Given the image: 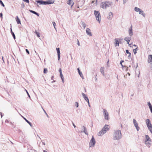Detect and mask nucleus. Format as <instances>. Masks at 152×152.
<instances>
[{
  "mask_svg": "<svg viewBox=\"0 0 152 152\" xmlns=\"http://www.w3.org/2000/svg\"><path fill=\"white\" fill-rule=\"evenodd\" d=\"M60 75L61 78L62 80V82L63 83H64V77L63 76V75L62 73H61V74H60Z\"/></svg>",
  "mask_w": 152,
  "mask_h": 152,
  "instance_id": "obj_29",
  "label": "nucleus"
},
{
  "mask_svg": "<svg viewBox=\"0 0 152 152\" xmlns=\"http://www.w3.org/2000/svg\"><path fill=\"white\" fill-rule=\"evenodd\" d=\"M22 0L26 3H29V0Z\"/></svg>",
  "mask_w": 152,
  "mask_h": 152,
  "instance_id": "obj_43",
  "label": "nucleus"
},
{
  "mask_svg": "<svg viewBox=\"0 0 152 152\" xmlns=\"http://www.w3.org/2000/svg\"><path fill=\"white\" fill-rule=\"evenodd\" d=\"M82 130L81 131V132H84L87 135H88V133L87 131L86 128V127L84 126L82 127Z\"/></svg>",
  "mask_w": 152,
  "mask_h": 152,
  "instance_id": "obj_10",
  "label": "nucleus"
},
{
  "mask_svg": "<svg viewBox=\"0 0 152 152\" xmlns=\"http://www.w3.org/2000/svg\"><path fill=\"white\" fill-rule=\"evenodd\" d=\"M104 67H101L100 69L101 72L104 76L105 75L104 72Z\"/></svg>",
  "mask_w": 152,
  "mask_h": 152,
  "instance_id": "obj_19",
  "label": "nucleus"
},
{
  "mask_svg": "<svg viewBox=\"0 0 152 152\" xmlns=\"http://www.w3.org/2000/svg\"><path fill=\"white\" fill-rule=\"evenodd\" d=\"M37 137H39L40 139V137H39V136L38 135H37Z\"/></svg>",
  "mask_w": 152,
  "mask_h": 152,
  "instance_id": "obj_61",
  "label": "nucleus"
},
{
  "mask_svg": "<svg viewBox=\"0 0 152 152\" xmlns=\"http://www.w3.org/2000/svg\"><path fill=\"white\" fill-rule=\"evenodd\" d=\"M133 52L134 53V54L135 55L136 54V53H137V51L135 50H134V49L133 50Z\"/></svg>",
  "mask_w": 152,
  "mask_h": 152,
  "instance_id": "obj_46",
  "label": "nucleus"
},
{
  "mask_svg": "<svg viewBox=\"0 0 152 152\" xmlns=\"http://www.w3.org/2000/svg\"><path fill=\"white\" fill-rule=\"evenodd\" d=\"M25 121L30 125L31 127H32V125L30 122L28 121L27 119L25 118H24Z\"/></svg>",
  "mask_w": 152,
  "mask_h": 152,
  "instance_id": "obj_28",
  "label": "nucleus"
},
{
  "mask_svg": "<svg viewBox=\"0 0 152 152\" xmlns=\"http://www.w3.org/2000/svg\"><path fill=\"white\" fill-rule=\"evenodd\" d=\"M77 70L78 72L79 73V74L80 75V76L82 77V79H84V77H83V75L82 72H81L80 71V70L79 68H77Z\"/></svg>",
  "mask_w": 152,
  "mask_h": 152,
  "instance_id": "obj_20",
  "label": "nucleus"
},
{
  "mask_svg": "<svg viewBox=\"0 0 152 152\" xmlns=\"http://www.w3.org/2000/svg\"><path fill=\"white\" fill-rule=\"evenodd\" d=\"M145 141H149L150 142H151V138L148 135H145Z\"/></svg>",
  "mask_w": 152,
  "mask_h": 152,
  "instance_id": "obj_17",
  "label": "nucleus"
},
{
  "mask_svg": "<svg viewBox=\"0 0 152 152\" xmlns=\"http://www.w3.org/2000/svg\"><path fill=\"white\" fill-rule=\"evenodd\" d=\"M29 11L31 12V13H32L34 14H35L36 15H37V16H39V14L38 13L32 10H29Z\"/></svg>",
  "mask_w": 152,
  "mask_h": 152,
  "instance_id": "obj_25",
  "label": "nucleus"
},
{
  "mask_svg": "<svg viewBox=\"0 0 152 152\" xmlns=\"http://www.w3.org/2000/svg\"><path fill=\"white\" fill-rule=\"evenodd\" d=\"M71 0H69L67 2V4L69 5H71Z\"/></svg>",
  "mask_w": 152,
  "mask_h": 152,
  "instance_id": "obj_38",
  "label": "nucleus"
},
{
  "mask_svg": "<svg viewBox=\"0 0 152 152\" xmlns=\"http://www.w3.org/2000/svg\"><path fill=\"white\" fill-rule=\"evenodd\" d=\"M151 55H148V63H152V57Z\"/></svg>",
  "mask_w": 152,
  "mask_h": 152,
  "instance_id": "obj_18",
  "label": "nucleus"
},
{
  "mask_svg": "<svg viewBox=\"0 0 152 152\" xmlns=\"http://www.w3.org/2000/svg\"><path fill=\"white\" fill-rule=\"evenodd\" d=\"M134 10L136 12H139L140 14L142 15L144 17H145V14L144 13V11L140 9L137 7H135Z\"/></svg>",
  "mask_w": 152,
  "mask_h": 152,
  "instance_id": "obj_6",
  "label": "nucleus"
},
{
  "mask_svg": "<svg viewBox=\"0 0 152 152\" xmlns=\"http://www.w3.org/2000/svg\"><path fill=\"white\" fill-rule=\"evenodd\" d=\"M86 32L87 34L89 36H92V34L91 32L90 29L88 28H87L86 29Z\"/></svg>",
  "mask_w": 152,
  "mask_h": 152,
  "instance_id": "obj_13",
  "label": "nucleus"
},
{
  "mask_svg": "<svg viewBox=\"0 0 152 152\" xmlns=\"http://www.w3.org/2000/svg\"><path fill=\"white\" fill-rule=\"evenodd\" d=\"M131 38L129 37H126L124 38V40L126 41L128 40H131Z\"/></svg>",
  "mask_w": 152,
  "mask_h": 152,
  "instance_id": "obj_32",
  "label": "nucleus"
},
{
  "mask_svg": "<svg viewBox=\"0 0 152 152\" xmlns=\"http://www.w3.org/2000/svg\"><path fill=\"white\" fill-rule=\"evenodd\" d=\"M43 152H48L47 151H45V150H44Z\"/></svg>",
  "mask_w": 152,
  "mask_h": 152,
  "instance_id": "obj_64",
  "label": "nucleus"
},
{
  "mask_svg": "<svg viewBox=\"0 0 152 152\" xmlns=\"http://www.w3.org/2000/svg\"><path fill=\"white\" fill-rule=\"evenodd\" d=\"M130 40H128L127 41H126L127 43L128 44H129V42H130Z\"/></svg>",
  "mask_w": 152,
  "mask_h": 152,
  "instance_id": "obj_51",
  "label": "nucleus"
},
{
  "mask_svg": "<svg viewBox=\"0 0 152 152\" xmlns=\"http://www.w3.org/2000/svg\"><path fill=\"white\" fill-rule=\"evenodd\" d=\"M118 39V40L119 41V42H121V41H122L123 40V38H119V39Z\"/></svg>",
  "mask_w": 152,
  "mask_h": 152,
  "instance_id": "obj_44",
  "label": "nucleus"
},
{
  "mask_svg": "<svg viewBox=\"0 0 152 152\" xmlns=\"http://www.w3.org/2000/svg\"><path fill=\"white\" fill-rule=\"evenodd\" d=\"M10 29H11V33L14 38V39H15V34L14 33V32H13L12 31V28H11H11H10Z\"/></svg>",
  "mask_w": 152,
  "mask_h": 152,
  "instance_id": "obj_30",
  "label": "nucleus"
},
{
  "mask_svg": "<svg viewBox=\"0 0 152 152\" xmlns=\"http://www.w3.org/2000/svg\"><path fill=\"white\" fill-rule=\"evenodd\" d=\"M56 50L57 51V53L58 54V60H59L60 59V49L59 48H57Z\"/></svg>",
  "mask_w": 152,
  "mask_h": 152,
  "instance_id": "obj_16",
  "label": "nucleus"
},
{
  "mask_svg": "<svg viewBox=\"0 0 152 152\" xmlns=\"http://www.w3.org/2000/svg\"><path fill=\"white\" fill-rule=\"evenodd\" d=\"M104 116L105 119L107 120H109V114L107 110L104 109L103 110Z\"/></svg>",
  "mask_w": 152,
  "mask_h": 152,
  "instance_id": "obj_7",
  "label": "nucleus"
},
{
  "mask_svg": "<svg viewBox=\"0 0 152 152\" xmlns=\"http://www.w3.org/2000/svg\"><path fill=\"white\" fill-rule=\"evenodd\" d=\"M132 43H131V44H129V47H131V45H132Z\"/></svg>",
  "mask_w": 152,
  "mask_h": 152,
  "instance_id": "obj_58",
  "label": "nucleus"
},
{
  "mask_svg": "<svg viewBox=\"0 0 152 152\" xmlns=\"http://www.w3.org/2000/svg\"><path fill=\"white\" fill-rule=\"evenodd\" d=\"M133 123L135 127H136L137 131H138L140 129V128L138 126V124L137 122L135 119H134L133 120Z\"/></svg>",
  "mask_w": 152,
  "mask_h": 152,
  "instance_id": "obj_8",
  "label": "nucleus"
},
{
  "mask_svg": "<svg viewBox=\"0 0 152 152\" xmlns=\"http://www.w3.org/2000/svg\"><path fill=\"white\" fill-rule=\"evenodd\" d=\"M101 7L103 9H106V8L107 7L105 2L102 3Z\"/></svg>",
  "mask_w": 152,
  "mask_h": 152,
  "instance_id": "obj_15",
  "label": "nucleus"
},
{
  "mask_svg": "<svg viewBox=\"0 0 152 152\" xmlns=\"http://www.w3.org/2000/svg\"><path fill=\"white\" fill-rule=\"evenodd\" d=\"M150 142L149 141H145V142L146 145L147 146H148L149 147L150 145H151V144L150 143Z\"/></svg>",
  "mask_w": 152,
  "mask_h": 152,
  "instance_id": "obj_27",
  "label": "nucleus"
},
{
  "mask_svg": "<svg viewBox=\"0 0 152 152\" xmlns=\"http://www.w3.org/2000/svg\"><path fill=\"white\" fill-rule=\"evenodd\" d=\"M120 110L119 109L118 110V114H119L120 113Z\"/></svg>",
  "mask_w": 152,
  "mask_h": 152,
  "instance_id": "obj_62",
  "label": "nucleus"
},
{
  "mask_svg": "<svg viewBox=\"0 0 152 152\" xmlns=\"http://www.w3.org/2000/svg\"><path fill=\"white\" fill-rule=\"evenodd\" d=\"M53 25L54 26V28H55V29H56V28L55 27V26H56V23L54 22H53Z\"/></svg>",
  "mask_w": 152,
  "mask_h": 152,
  "instance_id": "obj_40",
  "label": "nucleus"
},
{
  "mask_svg": "<svg viewBox=\"0 0 152 152\" xmlns=\"http://www.w3.org/2000/svg\"><path fill=\"white\" fill-rule=\"evenodd\" d=\"M26 51L27 53L28 54H29V51L27 49H26Z\"/></svg>",
  "mask_w": 152,
  "mask_h": 152,
  "instance_id": "obj_45",
  "label": "nucleus"
},
{
  "mask_svg": "<svg viewBox=\"0 0 152 152\" xmlns=\"http://www.w3.org/2000/svg\"><path fill=\"white\" fill-rule=\"evenodd\" d=\"M82 95L84 99L88 103H89V100L88 97L83 92L82 93Z\"/></svg>",
  "mask_w": 152,
  "mask_h": 152,
  "instance_id": "obj_9",
  "label": "nucleus"
},
{
  "mask_svg": "<svg viewBox=\"0 0 152 152\" xmlns=\"http://www.w3.org/2000/svg\"><path fill=\"white\" fill-rule=\"evenodd\" d=\"M133 46L135 47L136 48V47H137V45H135V44L133 45Z\"/></svg>",
  "mask_w": 152,
  "mask_h": 152,
  "instance_id": "obj_57",
  "label": "nucleus"
},
{
  "mask_svg": "<svg viewBox=\"0 0 152 152\" xmlns=\"http://www.w3.org/2000/svg\"><path fill=\"white\" fill-rule=\"evenodd\" d=\"M0 17L2 18H3V14H2V13H0Z\"/></svg>",
  "mask_w": 152,
  "mask_h": 152,
  "instance_id": "obj_49",
  "label": "nucleus"
},
{
  "mask_svg": "<svg viewBox=\"0 0 152 152\" xmlns=\"http://www.w3.org/2000/svg\"><path fill=\"white\" fill-rule=\"evenodd\" d=\"M129 33L130 36H132L133 35V32L132 31V26H131L129 30Z\"/></svg>",
  "mask_w": 152,
  "mask_h": 152,
  "instance_id": "obj_14",
  "label": "nucleus"
},
{
  "mask_svg": "<svg viewBox=\"0 0 152 152\" xmlns=\"http://www.w3.org/2000/svg\"><path fill=\"white\" fill-rule=\"evenodd\" d=\"M108 125H105L102 130L98 133V136H101L108 131L109 130V129L108 128Z\"/></svg>",
  "mask_w": 152,
  "mask_h": 152,
  "instance_id": "obj_2",
  "label": "nucleus"
},
{
  "mask_svg": "<svg viewBox=\"0 0 152 152\" xmlns=\"http://www.w3.org/2000/svg\"><path fill=\"white\" fill-rule=\"evenodd\" d=\"M124 0V4H125L126 1L127 0Z\"/></svg>",
  "mask_w": 152,
  "mask_h": 152,
  "instance_id": "obj_54",
  "label": "nucleus"
},
{
  "mask_svg": "<svg viewBox=\"0 0 152 152\" xmlns=\"http://www.w3.org/2000/svg\"><path fill=\"white\" fill-rule=\"evenodd\" d=\"M148 105L150 109L152 108V106L150 102H148Z\"/></svg>",
  "mask_w": 152,
  "mask_h": 152,
  "instance_id": "obj_33",
  "label": "nucleus"
},
{
  "mask_svg": "<svg viewBox=\"0 0 152 152\" xmlns=\"http://www.w3.org/2000/svg\"><path fill=\"white\" fill-rule=\"evenodd\" d=\"M145 122L148 130L150 132L152 133V125L151 123L150 120L148 119H147L145 121Z\"/></svg>",
  "mask_w": 152,
  "mask_h": 152,
  "instance_id": "obj_3",
  "label": "nucleus"
},
{
  "mask_svg": "<svg viewBox=\"0 0 152 152\" xmlns=\"http://www.w3.org/2000/svg\"><path fill=\"white\" fill-rule=\"evenodd\" d=\"M73 125V126L75 128L76 127V126L75 125V124L73 123H72Z\"/></svg>",
  "mask_w": 152,
  "mask_h": 152,
  "instance_id": "obj_52",
  "label": "nucleus"
},
{
  "mask_svg": "<svg viewBox=\"0 0 152 152\" xmlns=\"http://www.w3.org/2000/svg\"><path fill=\"white\" fill-rule=\"evenodd\" d=\"M124 62V61H123V60H122L120 62V64H121V66H122V68H123L124 66V65H123V64H122V62Z\"/></svg>",
  "mask_w": 152,
  "mask_h": 152,
  "instance_id": "obj_37",
  "label": "nucleus"
},
{
  "mask_svg": "<svg viewBox=\"0 0 152 152\" xmlns=\"http://www.w3.org/2000/svg\"><path fill=\"white\" fill-rule=\"evenodd\" d=\"M25 91H26V92L27 94V95H28V96L29 98H31V97H30V95H29V94L28 93V92L27 91V90H26V89H25Z\"/></svg>",
  "mask_w": 152,
  "mask_h": 152,
  "instance_id": "obj_41",
  "label": "nucleus"
},
{
  "mask_svg": "<svg viewBox=\"0 0 152 152\" xmlns=\"http://www.w3.org/2000/svg\"><path fill=\"white\" fill-rule=\"evenodd\" d=\"M126 53H129V55L128 56V57L130 58L131 57V53H130L129 50H126Z\"/></svg>",
  "mask_w": 152,
  "mask_h": 152,
  "instance_id": "obj_31",
  "label": "nucleus"
},
{
  "mask_svg": "<svg viewBox=\"0 0 152 152\" xmlns=\"http://www.w3.org/2000/svg\"><path fill=\"white\" fill-rule=\"evenodd\" d=\"M77 45L79 46H80V42H79V41L78 39H77Z\"/></svg>",
  "mask_w": 152,
  "mask_h": 152,
  "instance_id": "obj_39",
  "label": "nucleus"
},
{
  "mask_svg": "<svg viewBox=\"0 0 152 152\" xmlns=\"http://www.w3.org/2000/svg\"><path fill=\"white\" fill-rule=\"evenodd\" d=\"M150 111L151 113H152V108L150 109Z\"/></svg>",
  "mask_w": 152,
  "mask_h": 152,
  "instance_id": "obj_59",
  "label": "nucleus"
},
{
  "mask_svg": "<svg viewBox=\"0 0 152 152\" xmlns=\"http://www.w3.org/2000/svg\"><path fill=\"white\" fill-rule=\"evenodd\" d=\"M34 152H37V151L35 150H34Z\"/></svg>",
  "mask_w": 152,
  "mask_h": 152,
  "instance_id": "obj_63",
  "label": "nucleus"
},
{
  "mask_svg": "<svg viewBox=\"0 0 152 152\" xmlns=\"http://www.w3.org/2000/svg\"><path fill=\"white\" fill-rule=\"evenodd\" d=\"M35 33L37 34L38 37L39 38L40 37V34L39 33L37 32L36 30L35 31Z\"/></svg>",
  "mask_w": 152,
  "mask_h": 152,
  "instance_id": "obj_34",
  "label": "nucleus"
},
{
  "mask_svg": "<svg viewBox=\"0 0 152 152\" xmlns=\"http://www.w3.org/2000/svg\"><path fill=\"white\" fill-rule=\"evenodd\" d=\"M80 23L82 25V26L83 27L84 29H85L86 27V23L84 22L83 21H81L80 22Z\"/></svg>",
  "mask_w": 152,
  "mask_h": 152,
  "instance_id": "obj_26",
  "label": "nucleus"
},
{
  "mask_svg": "<svg viewBox=\"0 0 152 152\" xmlns=\"http://www.w3.org/2000/svg\"><path fill=\"white\" fill-rule=\"evenodd\" d=\"M48 70L46 68H44L43 72L44 73H46L47 72Z\"/></svg>",
  "mask_w": 152,
  "mask_h": 152,
  "instance_id": "obj_36",
  "label": "nucleus"
},
{
  "mask_svg": "<svg viewBox=\"0 0 152 152\" xmlns=\"http://www.w3.org/2000/svg\"><path fill=\"white\" fill-rule=\"evenodd\" d=\"M54 1L52 0H48L46 1L47 4H53Z\"/></svg>",
  "mask_w": 152,
  "mask_h": 152,
  "instance_id": "obj_22",
  "label": "nucleus"
},
{
  "mask_svg": "<svg viewBox=\"0 0 152 152\" xmlns=\"http://www.w3.org/2000/svg\"><path fill=\"white\" fill-rule=\"evenodd\" d=\"M96 143V141L93 136H92L89 143V147H93L94 146Z\"/></svg>",
  "mask_w": 152,
  "mask_h": 152,
  "instance_id": "obj_5",
  "label": "nucleus"
},
{
  "mask_svg": "<svg viewBox=\"0 0 152 152\" xmlns=\"http://www.w3.org/2000/svg\"><path fill=\"white\" fill-rule=\"evenodd\" d=\"M105 2L107 7H110L112 4V2L110 1H106Z\"/></svg>",
  "mask_w": 152,
  "mask_h": 152,
  "instance_id": "obj_23",
  "label": "nucleus"
},
{
  "mask_svg": "<svg viewBox=\"0 0 152 152\" xmlns=\"http://www.w3.org/2000/svg\"><path fill=\"white\" fill-rule=\"evenodd\" d=\"M115 46H119V43H120L119 41L117 39H115Z\"/></svg>",
  "mask_w": 152,
  "mask_h": 152,
  "instance_id": "obj_21",
  "label": "nucleus"
},
{
  "mask_svg": "<svg viewBox=\"0 0 152 152\" xmlns=\"http://www.w3.org/2000/svg\"><path fill=\"white\" fill-rule=\"evenodd\" d=\"M122 137V134L121 130H114L113 134V139L114 140H119Z\"/></svg>",
  "mask_w": 152,
  "mask_h": 152,
  "instance_id": "obj_1",
  "label": "nucleus"
},
{
  "mask_svg": "<svg viewBox=\"0 0 152 152\" xmlns=\"http://www.w3.org/2000/svg\"><path fill=\"white\" fill-rule=\"evenodd\" d=\"M15 19H16V21L17 22V23L18 24H21L20 21L18 16H16V17L15 18Z\"/></svg>",
  "mask_w": 152,
  "mask_h": 152,
  "instance_id": "obj_24",
  "label": "nucleus"
},
{
  "mask_svg": "<svg viewBox=\"0 0 152 152\" xmlns=\"http://www.w3.org/2000/svg\"><path fill=\"white\" fill-rule=\"evenodd\" d=\"M113 16V13L112 12H110L109 13L108 16H107V19L109 20H111L112 19Z\"/></svg>",
  "mask_w": 152,
  "mask_h": 152,
  "instance_id": "obj_12",
  "label": "nucleus"
},
{
  "mask_svg": "<svg viewBox=\"0 0 152 152\" xmlns=\"http://www.w3.org/2000/svg\"><path fill=\"white\" fill-rule=\"evenodd\" d=\"M0 4H1L3 6V7H4V5L2 2V1L1 0H0Z\"/></svg>",
  "mask_w": 152,
  "mask_h": 152,
  "instance_id": "obj_35",
  "label": "nucleus"
},
{
  "mask_svg": "<svg viewBox=\"0 0 152 152\" xmlns=\"http://www.w3.org/2000/svg\"><path fill=\"white\" fill-rule=\"evenodd\" d=\"M127 77V75H125L124 76V78H126Z\"/></svg>",
  "mask_w": 152,
  "mask_h": 152,
  "instance_id": "obj_53",
  "label": "nucleus"
},
{
  "mask_svg": "<svg viewBox=\"0 0 152 152\" xmlns=\"http://www.w3.org/2000/svg\"><path fill=\"white\" fill-rule=\"evenodd\" d=\"M37 3H39L40 4H47L46 1H44L42 0H38L37 1Z\"/></svg>",
  "mask_w": 152,
  "mask_h": 152,
  "instance_id": "obj_11",
  "label": "nucleus"
},
{
  "mask_svg": "<svg viewBox=\"0 0 152 152\" xmlns=\"http://www.w3.org/2000/svg\"><path fill=\"white\" fill-rule=\"evenodd\" d=\"M43 109V110L44 112V113H45L47 115V116L48 117V115L47 114V113L46 112V111H45V110L42 108Z\"/></svg>",
  "mask_w": 152,
  "mask_h": 152,
  "instance_id": "obj_47",
  "label": "nucleus"
},
{
  "mask_svg": "<svg viewBox=\"0 0 152 152\" xmlns=\"http://www.w3.org/2000/svg\"><path fill=\"white\" fill-rule=\"evenodd\" d=\"M94 14L96 18V20L100 23L101 20L100 14L98 11H94Z\"/></svg>",
  "mask_w": 152,
  "mask_h": 152,
  "instance_id": "obj_4",
  "label": "nucleus"
},
{
  "mask_svg": "<svg viewBox=\"0 0 152 152\" xmlns=\"http://www.w3.org/2000/svg\"><path fill=\"white\" fill-rule=\"evenodd\" d=\"M59 72L60 74H61V73H62L61 70V68H60V69H59Z\"/></svg>",
  "mask_w": 152,
  "mask_h": 152,
  "instance_id": "obj_48",
  "label": "nucleus"
},
{
  "mask_svg": "<svg viewBox=\"0 0 152 152\" xmlns=\"http://www.w3.org/2000/svg\"><path fill=\"white\" fill-rule=\"evenodd\" d=\"M150 65H151V69H152V63H151L150 64Z\"/></svg>",
  "mask_w": 152,
  "mask_h": 152,
  "instance_id": "obj_55",
  "label": "nucleus"
},
{
  "mask_svg": "<svg viewBox=\"0 0 152 152\" xmlns=\"http://www.w3.org/2000/svg\"><path fill=\"white\" fill-rule=\"evenodd\" d=\"M127 74H128V75H129V76H130V74L129 73V72H128L127 73Z\"/></svg>",
  "mask_w": 152,
  "mask_h": 152,
  "instance_id": "obj_60",
  "label": "nucleus"
},
{
  "mask_svg": "<svg viewBox=\"0 0 152 152\" xmlns=\"http://www.w3.org/2000/svg\"><path fill=\"white\" fill-rule=\"evenodd\" d=\"M0 113L1 114V118H2V117L3 116V115H2V113H1V112H0Z\"/></svg>",
  "mask_w": 152,
  "mask_h": 152,
  "instance_id": "obj_56",
  "label": "nucleus"
},
{
  "mask_svg": "<svg viewBox=\"0 0 152 152\" xmlns=\"http://www.w3.org/2000/svg\"><path fill=\"white\" fill-rule=\"evenodd\" d=\"M134 49V50H136V51L138 50V47H136V48H135V49Z\"/></svg>",
  "mask_w": 152,
  "mask_h": 152,
  "instance_id": "obj_50",
  "label": "nucleus"
},
{
  "mask_svg": "<svg viewBox=\"0 0 152 152\" xmlns=\"http://www.w3.org/2000/svg\"><path fill=\"white\" fill-rule=\"evenodd\" d=\"M75 106L76 107H78V103L77 102H75Z\"/></svg>",
  "mask_w": 152,
  "mask_h": 152,
  "instance_id": "obj_42",
  "label": "nucleus"
}]
</instances>
